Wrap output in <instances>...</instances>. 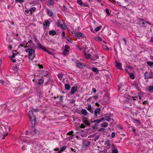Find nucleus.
<instances>
[{
  "label": "nucleus",
  "instance_id": "nucleus-23",
  "mask_svg": "<svg viewBox=\"0 0 153 153\" xmlns=\"http://www.w3.org/2000/svg\"><path fill=\"white\" fill-rule=\"evenodd\" d=\"M132 85L133 87L135 88L136 90H138V84L137 83H134L132 84Z\"/></svg>",
  "mask_w": 153,
  "mask_h": 153
},
{
  "label": "nucleus",
  "instance_id": "nucleus-16",
  "mask_svg": "<svg viewBox=\"0 0 153 153\" xmlns=\"http://www.w3.org/2000/svg\"><path fill=\"white\" fill-rule=\"evenodd\" d=\"M37 44L39 47H38V48L41 49L43 51L45 50V49L46 48L39 42L37 43Z\"/></svg>",
  "mask_w": 153,
  "mask_h": 153
},
{
  "label": "nucleus",
  "instance_id": "nucleus-30",
  "mask_svg": "<svg viewBox=\"0 0 153 153\" xmlns=\"http://www.w3.org/2000/svg\"><path fill=\"white\" fill-rule=\"evenodd\" d=\"M45 24H44L43 26H45V27H46L47 26H49V25L50 24V22L48 21H45Z\"/></svg>",
  "mask_w": 153,
  "mask_h": 153
},
{
  "label": "nucleus",
  "instance_id": "nucleus-11",
  "mask_svg": "<svg viewBox=\"0 0 153 153\" xmlns=\"http://www.w3.org/2000/svg\"><path fill=\"white\" fill-rule=\"evenodd\" d=\"M64 24L63 21L60 20H59L57 21V25L58 27H61L62 28H63V24Z\"/></svg>",
  "mask_w": 153,
  "mask_h": 153
},
{
  "label": "nucleus",
  "instance_id": "nucleus-14",
  "mask_svg": "<svg viewBox=\"0 0 153 153\" xmlns=\"http://www.w3.org/2000/svg\"><path fill=\"white\" fill-rule=\"evenodd\" d=\"M81 113L82 114H83L84 116H88V113L85 109H82L81 111Z\"/></svg>",
  "mask_w": 153,
  "mask_h": 153
},
{
  "label": "nucleus",
  "instance_id": "nucleus-2",
  "mask_svg": "<svg viewBox=\"0 0 153 153\" xmlns=\"http://www.w3.org/2000/svg\"><path fill=\"white\" fill-rule=\"evenodd\" d=\"M25 51L28 53L29 58L32 60L35 57V51L31 48H29L25 50Z\"/></svg>",
  "mask_w": 153,
  "mask_h": 153
},
{
  "label": "nucleus",
  "instance_id": "nucleus-57",
  "mask_svg": "<svg viewBox=\"0 0 153 153\" xmlns=\"http://www.w3.org/2000/svg\"><path fill=\"white\" fill-rule=\"evenodd\" d=\"M106 146L108 147V149H109L111 148L110 144V143H107L106 144Z\"/></svg>",
  "mask_w": 153,
  "mask_h": 153
},
{
  "label": "nucleus",
  "instance_id": "nucleus-55",
  "mask_svg": "<svg viewBox=\"0 0 153 153\" xmlns=\"http://www.w3.org/2000/svg\"><path fill=\"white\" fill-rule=\"evenodd\" d=\"M85 127V125L83 124H82L80 126V127L81 128H84Z\"/></svg>",
  "mask_w": 153,
  "mask_h": 153
},
{
  "label": "nucleus",
  "instance_id": "nucleus-37",
  "mask_svg": "<svg viewBox=\"0 0 153 153\" xmlns=\"http://www.w3.org/2000/svg\"><path fill=\"white\" fill-rule=\"evenodd\" d=\"M148 90L150 92H152L153 91V86L149 87Z\"/></svg>",
  "mask_w": 153,
  "mask_h": 153
},
{
  "label": "nucleus",
  "instance_id": "nucleus-32",
  "mask_svg": "<svg viewBox=\"0 0 153 153\" xmlns=\"http://www.w3.org/2000/svg\"><path fill=\"white\" fill-rule=\"evenodd\" d=\"M108 123L106 122H104L102 124V126L104 127H106L108 126Z\"/></svg>",
  "mask_w": 153,
  "mask_h": 153
},
{
  "label": "nucleus",
  "instance_id": "nucleus-40",
  "mask_svg": "<svg viewBox=\"0 0 153 153\" xmlns=\"http://www.w3.org/2000/svg\"><path fill=\"white\" fill-rule=\"evenodd\" d=\"M98 131H103L105 132V129L104 128H101L98 130Z\"/></svg>",
  "mask_w": 153,
  "mask_h": 153
},
{
  "label": "nucleus",
  "instance_id": "nucleus-48",
  "mask_svg": "<svg viewBox=\"0 0 153 153\" xmlns=\"http://www.w3.org/2000/svg\"><path fill=\"white\" fill-rule=\"evenodd\" d=\"M84 53H85V55H86V57L88 58H91V54H86L85 53V51H84Z\"/></svg>",
  "mask_w": 153,
  "mask_h": 153
},
{
  "label": "nucleus",
  "instance_id": "nucleus-49",
  "mask_svg": "<svg viewBox=\"0 0 153 153\" xmlns=\"http://www.w3.org/2000/svg\"><path fill=\"white\" fill-rule=\"evenodd\" d=\"M16 55V51H14L13 52V55L12 56V57L13 58H14L15 56Z\"/></svg>",
  "mask_w": 153,
  "mask_h": 153
},
{
  "label": "nucleus",
  "instance_id": "nucleus-26",
  "mask_svg": "<svg viewBox=\"0 0 153 153\" xmlns=\"http://www.w3.org/2000/svg\"><path fill=\"white\" fill-rule=\"evenodd\" d=\"M70 48V46L68 45H65V49L64 51H65L68 52L69 50V49Z\"/></svg>",
  "mask_w": 153,
  "mask_h": 153
},
{
  "label": "nucleus",
  "instance_id": "nucleus-12",
  "mask_svg": "<svg viewBox=\"0 0 153 153\" xmlns=\"http://www.w3.org/2000/svg\"><path fill=\"white\" fill-rule=\"evenodd\" d=\"M77 87L76 86H74L71 89L70 94L72 95L77 90Z\"/></svg>",
  "mask_w": 153,
  "mask_h": 153
},
{
  "label": "nucleus",
  "instance_id": "nucleus-10",
  "mask_svg": "<svg viewBox=\"0 0 153 153\" xmlns=\"http://www.w3.org/2000/svg\"><path fill=\"white\" fill-rule=\"evenodd\" d=\"M131 101H128V102H127L126 103L127 105L126 106V108H131L134 107V104L131 102Z\"/></svg>",
  "mask_w": 153,
  "mask_h": 153
},
{
  "label": "nucleus",
  "instance_id": "nucleus-1",
  "mask_svg": "<svg viewBox=\"0 0 153 153\" xmlns=\"http://www.w3.org/2000/svg\"><path fill=\"white\" fill-rule=\"evenodd\" d=\"M29 119L31 121L32 124V127L30 129V131H26L25 132L26 134L28 135L29 134V137H26L25 138V140L26 142L35 143V141L33 140L36 139L34 136L36 135H38L39 134V131L35 129L34 125L36 123V117L33 114V112L30 111L29 112Z\"/></svg>",
  "mask_w": 153,
  "mask_h": 153
},
{
  "label": "nucleus",
  "instance_id": "nucleus-17",
  "mask_svg": "<svg viewBox=\"0 0 153 153\" xmlns=\"http://www.w3.org/2000/svg\"><path fill=\"white\" fill-rule=\"evenodd\" d=\"M46 9L47 10V12L48 15L50 16H52L53 15V13L52 10L48 8H46Z\"/></svg>",
  "mask_w": 153,
  "mask_h": 153
},
{
  "label": "nucleus",
  "instance_id": "nucleus-18",
  "mask_svg": "<svg viewBox=\"0 0 153 153\" xmlns=\"http://www.w3.org/2000/svg\"><path fill=\"white\" fill-rule=\"evenodd\" d=\"M99 57L97 55H93L91 58V59L93 61L95 60H96L98 59H99Z\"/></svg>",
  "mask_w": 153,
  "mask_h": 153
},
{
  "label": "nucleus",
  "instance_id": "nucleus-43",
  "mask_svg": "<svg viewBox=\"0 0 153 153\" xmlns=\"http://www.w3.org/2000/svg\"><path fill=\"white\" fill-rule=\"evenodd\" d=\"M49 5H53L54 4L53 1L52 0H50L48 1Z\"/></svg>",
  "mask_w": 153,
  "mask_h": 153
},
{
  "label": "nucleus",
  "instance_id": "nucleus-20",
  "mask_svg": "<svg viewBox=\"0 0 153 153\" xmlns=\"http://www.w3.org/2000/svg\"><path fill=\"white\" fill-rule=\"evenodd\" d=\"M132 120L134 122L137 123V124H139V125H140V124H141L140 121L139 120L136 119L134 118H132Z\"/></svg>",
  "mask_w": 153,
  "mask_h": 153
},
{
  "label": "nucleus",
  "instance_id": "nucleus-31",
  "mask_svg": "<svg viewBox=\"0 0 153 153\" xmlns=\"http://www.w3.org/2000/svg\"><path fill=\"white\" fill-rule=\"evenodd\" d=\"M131 98H132L131 100L130 101H131L132 100H138V96H131Z\"/></svg>",
  "mask_w": 153,
  "mask_h": 153
},
{
  "label": "nucleus",
  "instance_id": "nucleus-8",
  "mask_svg": "<svg viewBox=\"0 0 153 153\" xmlns=\"http://www.w3.org/2000/svg\"><path fill=\"white\" fill-rule=\"evenodd\" d=\"M73 35L74 37L77 38V39H79L80 36L83 37L85 36V35L84 34L80 32H76L75 33L74 35Z\"/></svg>",
  "mask_w": 153,
  "mask_h": 153
},
{
  "label": "nucleus",
  "instance_id": "nucleus-19",
  "mask_svg": "<svg viewBox=\"0 0 153 153\" xmlns=\"http://www.w3.org/2000/svg\"><path fill=\"white\" fill-rule=\"evenodd\" d=\"M105 120L107 121L108 122H110L111 120V118L109 116H107L106 115H104Z\"/></svg>",
  "mask_w": 153,
  "mask_h": 153
},
{
  "label": "nucleus",
  "instance_id": "nucleus-50",
  "mask_svg": "<svg viewBox=\"0 0 153 153\" xmlns=\"http://www.w3.org/2000/svg\"><path fill=\"white\" fill-rule=\"evenodd\" d=\"M62 36L63 38H65V31H63L62 32Z\"/></svg>",
  "mask_w": 153,
  "mask_h": 153
},
{
  "label": "nucleus",
  "instance_id": "nucleus-15",
  "mask_svg": "<svg viewBox=\"0 0 153 153\" xmlns=\"http://www.w3.org/2000/svg\"><path fill=\"white\" fill-rule=\"evenodd\" d=\"M88 107L86 108L87 110L91 113H93V108H91V105L90 104H88Z\"/></svg>",
  "mask_w": 153,
  "mask_h": 153
},
{
  "label": "nucleus",
  "instance_id": "nucleus-62",
  "mask_svg": "<svg viewBox=\"0 0 153 153\" xmlns=\"http://www.w3.org/2000/svg\"><path fill=\"white\" fill-rule=\"evenodd\" d=\"M92 91L94 93H95L96 92V89L95 88H93L92 89Z\"/></svg>",
  "mask_w": 153,
  "mask_h": 153
},
{
  "label": "nucleus",
  "instance_id": "nucleus-13",
  "mask_svg": "<svg viewBox=\"0 0 153 153\" xmlns=\"http://www.w3.org/2000/svg\"><path fill=\"white\" fill-rule=\"evenodd\" d=\"M111 146L112 147V153H118V151L117 149L116 148L115 145L112 144Z\"/></svg>",
  "mask_w": 153,
  "mask_h": 153
},
{
  "label": "nucleus",
  "instance_id": "nucleus-27",
  "mask_svg": "<svg viewBox=\"0 0 153 153\" xmlns=\"http://www.w3.org/2000/svg\"><path fill=\"white\" fill-rule=\"evenodd\" d=\"M92 70L94 72H96L97 74H98L99 73V70L98 69L95 67L92 68Z\"/></svg>",
  "mask_w": 153,
  "mask_h": 153
},
{
  "label": "nucleus",
  "instance_id": "nucleus-9",
  "mask_svg": "<svg viewBox=\"0 0 153 153\" xmlns=\"http://www.w3.org/2000/svg\"><path fill=\"white\" fill-rule=\"evenodd\" d=\"M101 109L100 108H97L94 111V117L97 118L98 115L100 114Z\"/></svg>",
  "mask_w": 153,
  "mask_h": 153
},
{
  "label": "nucleus",
  "instance_id": "nucleus-34",
  "mask_svg": "<svg viewBox=\"0 0 153 153\" xmlns=\"http://www.w3.org/2000/svg\"><path fill=\"white\" fill-rule=\"evenodd\" d=\"M66 148V146H64L62 147L61 148L60 151H59L62 152L64 151Z\"/></svg>",
  "mask_w": 153,
  "mask_h": 153
},
{
  "label": "nucleus",
  "instance_id": "nucleus-54",
  "mask_svg": "<svg viewBox=\"0 0 153 153\" xmlns=\"http://www.w3.org/2000/svg\"><path fill=\"white\" fill-rule=\"evenodd\" d=\"M44 51L48 52L49 54H51V51H50L49 50L46 48L45 49V50H44Z\"/></svg>",
  "mask_w": 153,
  "mask_h": 153
},
{
  "label": "nucleus",
  "instance_id": "nucleus-6",
  "mask_svg": "<svg viewBox=\"0 0 153 153\" xmlns=\"http://www.w3.org/2000/svg\"><path fill=\"white\" fill-rule=\"evenodd\" d=\"M90 143L88 140H85L82 142V148L84 150L87 149L88 146L90 145Z\"/></svg>",
  "mask_w": 153,
  "mask_h": 153
},
{
  "label": "nucleus",
  "instance_id": "nucleus-33",
  "mask_svg": "<svg viewBox=\"0 0 153 153\" xmlns=\"http://www.w3.org/2000/svg\"><path fill=\"white\" fill-rule=\"evenodd\" d=\"M130 78L131 79H134V76L132 73H130L129 74Z\"/></svg>",
  "mask_w": 153,
  "mask_h": 153
},
{
  "label": "nucleus",
  "instance_id": "nucleus-61",
  "mask_svg": "<svg viewBox=\"0 0 153 153\" xmlns=\"http://www.w3.org/2000/svg\"><path fill=\"white\" fill-rule=\"evenodd\" d=\"M110 141L109 140H107L106 141H105V143L107 144V143H110Z\"/></svg>",
  "mask_w": 153,
  "mask_h": 153
},
{
  "label": "nucleus",
  "instance_id": "nucleus-22",
  "mask_svg": "<svg viewBox=\"0 0 153 153\" xmlns=\"http://www.w3.org/2000/svg\"><path fill=\"white\" fill-rule=\"evenodd\" d=\"M94 119V118H92L91 119V123H94L96 122H97L96 123H100V120L97 119L96 120H93Z\"/></svg>",
  "mask_w": 153,
  "mask_h": 153
},
{
  "label": "nucleus",
  "instance_id": "nucleus-4",
  "mask_svg": "<svg viewBox=\"0 0 153 153\" xmlns=\"http://www.w3.org/2000/svg\"><path fill=\"white\" fill-rule=\"evenodd\" d=\"M144 78L146 79H153V72L151 71L148 74V72H146L144 74Z\"/></svg>",
  "mask_w": 153,
  "mask_h": 153
},
{
  "label": "nucleus",
  "instance_id": "nucleus-56",
  "mask_svg": "<svg viewBox=\"0 0 153 153\" xmlns=\"http://www.w3.org/2000/svg\"><path fill=\"white\" fill-rule=\"evenodd\" d=\"M144 22L145 23H147V24H148L149 25H151V23H149V22H148V21L146 20H145V21H144Z\"/></svg>",
  "mask_w": 153,
  "mask_h": 153
},
{
  "label": "nucleus",
  "instance_id": "nucleus-41",
  "mask_svg": "<svg viewBox=\"0 0 153 153\" xmlns=\"http://www.w3.org/2000/svg\"><path fill=\"white\" fill-rule=\"evenodd\" d=\"M39 110V109H38L33 108V109L32 111H29V112L30 111H32V112H33V111H34V112H37ZM33 115H35L34 114H33ZM34 116H35V115H34Z\"/></svg>",
  "mask_w": 153,
  "mask_h": 153
},
{
  "label": "nucleus",
  "instance_id": "nucleus-63",
  "mask_svg": "<svg viewBox=\"0 0 153 153\" xmlns=\"http://www.w3.org/2000/svg\"><path fill=\"white\" fill-rule=\"evenodd\" d=\"M148 102L147 101H145L143 102V104L145 105Z\"/></svg>",
  "mask_w": 153,
  "mask_h": 153
},
{
  "label": "nucleus",
  "instance_id": "nucleus-46",
  "mask_svg": "<svg viewBox=\"0 0 153 153\" xmlns=\"http://www.w3.org/2000/svg\"><path fill=\"white\" fill-rule=\"evenodd\" d=\"M36 8L35 7H33L30 9V11L31 12H32L35 11L36 10Z\"/></svg>",
  "mask_w": 153,
  "mask_h": 153
},
{
  "label": "nucleus",
  "instance_id": "nucleus-39",
  "mask_svg": "<svg viewBox=\"0 0 153 153\" xmlns=\"http://www.w3.org/2000/svg\"><path fill=\"white\" fill-rule=\"evenodd\" d=\"M77 2L79 5H83V3L81 0H77Z\"/></svg>",
  "mask_w": 153,
  "mask_h": 153
},
{
  "label": "nucleus",
  "instance_id": "nucleus-36",
  "mask_svg": "<svg viewBox=\"0 0 153 153\" xmlns=\"http://www.w3.org/2000/svg\"><path fill=\"white\" fill-rule=\"evenodd\" d=\"M102 28V27L101 26H99V27H97V28H96L95 30H94L97 32L99 30L101 29V28Z\"/></svg>",
  "mask_w": 153,
  "mask_h": 153
},
{
  "label": "nucleus",
  "instance_id": "nucleus-38",
  "mask_svg": "<svg viewBox=\"0 0 153 153\" xmlns=\"http://www.w3.org/2000/svg\"><path fill=\"white\" fill-rule=\"evenodd\" d=\"M63 74H59L58 75V76L59 78V79H62V78L63 77Z\"/></svg>",
  "mask_w": 153,
  "mask_h": 153
},
{
  "label": "nucleus",
  "instance_id": "nucleus-52",
  "mask_svg": "<svg viewBox=\"0 0 153 153\" xmlns=\"http://www.w3.org/2000/svg\"><path fill=\"white\" fill-rule=\"evenodd\" d=\"M96 40H97L98 42H100L101 41V39L100 37H97L96 38Z\"/></svg>",
  "mask_w": 153,
  "mask_h": 153
},
{
  "label": "nucleus",
  "instance_id": "nucleus-58",
  "mask_svg": "<svg viewBox=\"0 0 153 153\" xmlns=\"http://www.w3.org/2000/svg\"><path fill=\"white\" fill-rule=\"evenodd\" d=\"M123 41L125 42V45H126L127 41L125 38H123Z\"/></svg>",
  "mask_w": 153,
  "mask_h": 153
},
{
  "label": "nucleus",
  "instance_id": "nucleus-25",
  "mask_svg": "<svg viewBox=\"0 0 153 153\" xmlns=\"http://www.w3.org/2000/svg\"><path fill=\"white\" fill-rule=\"evenodd\" d=\"M56 32L54 30H51L49 32V34L50 35H52V36H54L56 35Z\"/></svg>",
  "mask_w": 153,
  "mask_h": 153
},
{
  "label": "nucleus",
  "instance_id": "nucleus-59",
  "mask_svg": "<svg viewBox=\"0 0 153 153\" xmlns=\"http://www.w3.org/2000/svg\"><path fill=\"white\" fill-rule=\"evenodd\" d=\"M52 80L51 79H50L48 80V81L46 82V83L45 84V85H47V84L48 83V82L50 81H52Z\"/></svg>",
  "mask_w": 153,
  "mask_h": 153
},
{
  "label": "nucleus",
  "instance_id": "nucleus-51",
  "mask_svg": "<svg viewBox=\"0 0 153 153\" xmlns=\"http://www.w3.org/2000/svg\"><path fill=\"white\" fill-rule=\"evenodd\" d=\"M115 136V133L114 132H113L112 133L111 135V138H113Z\"/></svg>",
  "mask_w": 153,
  "mask_h": 153
},
{
  "label": "nucleus",
  "instance_id": "nucleus-42",
  "mask_svg": "<svg viewBox=\"0 0 153 153\" xmlns=\"http://www.w3.org/2000/svg\"><path fill=\"white\" fill-rule=\"evenodd\" d=\"M66 39L70 43H72L73 41L71 39V38L69 37H66Z\"/></svg>",
  "mask_w": 153,
  "mask_h": 153
},
{
  "label": "nucleus",
  "instance_id": "nucleus-35",
  "mask_svg": "<svg viewBox=\"0 0 153 153\" xmlns=\"http://www.w3.org/2000/svg\"><path fill=\"white\" fill-rule=\"evenodd\" d=\"M44 81L42 79H39L38 81V84L40 85H42Z\"/></svg>",
  "mask_w": 153,
  "mask_h": 153
},
{
  "label": "nucleus",
  "instance_id": "nucleus-5",
  "mask_svg": "<svg viewBox=\"0 0 153 153\" xmlns=\"http://www.w3.org/2000/svg\"><path fill=\"white\" fill-rule=\"evenodd\" d=\"M82 122L85 124V125L87 126H89L90 125V121L88 120L87 117L84 116L82 118Z\"/></svg>",
  "mask_w": 153,
  "mask_h": 153
},
{
  "label": "nucleus",
  "instance_id": "nucleus-60",
  "mask_svg": "<svg viewBox=\"0 0 153 153\" xmlns=\"http://www.w3.org/2000/svg\"><path fill=\"white\" fill-rule=\"evenodd\" d=\"M89 6L87 4H85L82 6V7H89Z\"/></svg>",
  "mask_w": 153,
  "mask_h": 153
},
{
  "label": "nucleus",
  "instance_id": "nucleus-24",
  "mask_svg": "<svg viewBox=\"0 0 153 153\" xmlns=\"http://www.w3.org/2000/svg\"><path fill=\"white\" fill-rule=\"evenodd\" d=\"M65 90H70V88H71V86H70V84H65Z\"/></svg>",
  "mask_w": 153,
  "mask_h": 153
},
{
  "label": "nucleus",
  "instance_id": "nucleus-7",
  "mask_svg": "<svg viewBox=\"0 0 153 153\" xmlns=\"http://www.w3.org/2000/svg\"><path fill=\"white\" fill-rule=\"evenodd\" d=\"M76 66L77 68L79 69H83L85 67V65L78 60H76L75 62Z\"/></svg>",
  "mask_w": 153,
  "mask_h": 153
},
{
  "label": "nucleus",
  "instance_id": "nucleus-44",
  "mask_svg": "<svg viewBox=\"0 0 153 153\" xmlns=\"http://www.w3.org/2000/svg\"><path fill=\"white\" fill-rule=\"evenodd\" d=\"M74 133V132L73 131H70L69 132L67 133V134L69 135H72L73 136V133Z\"/></svg>",
  "mask_w": 153,
  "mask_h": 153
},
{
  "label": "nucleus",
  "instance_id": "nucleus-47",
  "mask_svg": "<svg viewBox=\"0 0 153 153\" xmlns=\"http://www.w3.org/2000/svg\"><path fill=\"white\" fill-rule=\"evenodd\" d=\"M25 0H15V2H18L20 3H23L24 2Z\"/></svg>",
  "mask_w": 153,
  "mask_h": 153
},
{
  "label": "nucleus",
  "instance_id": "nucleus-53",
  "mask_svg": "<svg viewBox=\"0 0 153 153\" xmlns=\"http://www.w3.org/2000/svg\"><path fill=\"white\" fill-rule=\"evenodd\" d=\"M103 48L104 49H105L106 50H109V48L107 46H106L105 45H104V46H103Z\"/></svg>",
  "mask_w": 153,
  "mask_h": 153
},
{
  "label": "nucleus",
  "instance_id": "nucleus-28",
  "mask_svg": "<svg viewBox=\"0 0 153 153\" xmlns=\"http://www.w3.org/2000/svg\"><path fill=\"white\" fill-rule=\"evenodd\" d=\"M98 123H96L94 124V126H93L92 128L93 129H95L98 128L97 127L99 126Z\"/></svg>",
  "mask_w": 153,
  "mask_h": 153
},
{
  "label": "nucleus",
  "instance_id": "nucleus-64",
  "mask_svg": "<svg viewBox=\"0 0 153 153\" xmlns=\"http://www.w3.org/2000/svg\"><path fill=\"white\" fill-rule=\"evenodd\" d=\"M73 136H70L68 138V139L69 140H71L72 139H73Z\"/></svg>",
  "mask_w": 153,
  "mask_h": 153
},
{
  "label": "nucleus",
  "instance_id": "nucleus-45",
  "mask_svg": "<svg viewBox=\"0 0 153 153\" xmlns=\"http://www.w3.org/2000/svg\"><path fill=\"white\" fill-rule=\"evenodd\" d=\"M105 12H106V13H107V15L108 16H110V13L109 12V10L108 9V8H106L105 9Z\"/></svg>",
  "mask_w": 153,
  "mask_h": 153
},
{
  "label": "nucleus",
  "instance_id": "nucleus-29",
  "mask_svg": "<svg viewBox=\"0 0 153 153\" xmlns=\"http://www.w3.org/2000/svg\"><path fill=\"white\" fill-rule=\"evenodd\" d=\"M147 64L150 67H152L153 66V62H152L147 61Z\"/></svg>",
  "mask_w": 153,
  "mask_h": 153
},
{
  "label": "nucleus",
  "instance_id": "nucleus-21",
  "mask_svg": "<svg viewBox=\"0 0 153 153\" xmlns=\"http://www.w3.org/2000/svg\"><path fill=\"white\" fill-rule=\"evenodd\" d=\"M116 66L118 69H122V64L121 63L116 62Z\"/></svg>",
  "mask_w": 153,
  "mask_h": 153
},
{
  "label": "nucleus",
  "instance_id": "nucleus-3",
  "mask_svg": "<svg viewBox=\"0 0 153 153\" xmlns=\"http://www.w3.org/2000/svg\"><path fill=\"white\" fill-rule=\"evenodd\" d=\"M132 98L131 96H128L127 97L120 96L119 100L120 102L126 104L127 102H128V101H130Z\"/></svg>",
  "mask_w": 153,
  "mask_h": 153
}]
</instances>
